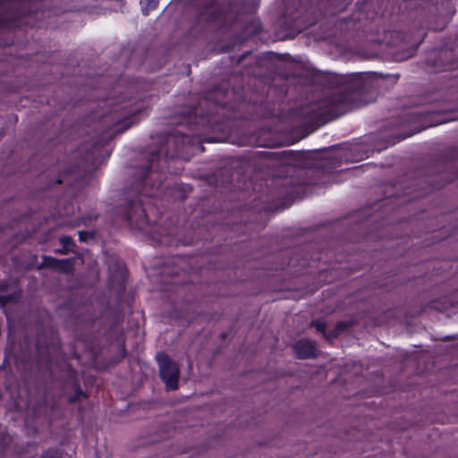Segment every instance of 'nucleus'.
<instances>
[{"label":"nucleus","mask_w":458,"mask_h":458,"mask_svg":"<svg viewBox=\"0 0 458 458\" xmlns=\"http://www.w3.org/2000/svg\"><path fill=\"white\" fill-rule=\"evenodd\" d=\"M294 351L299 358L304 359L314 355V343L309 340H300L294 344Z\"/></svg>","instance_id":"f03ea898"},{"label":"nucleus","mask_w":458,"mask_h":458,"mask_svg":"<svg viewBox=\"0 0 458 458\" xmlns=\"http://www.w3.org/2000/svg\"><path fill=\"white\" fill-rule=\"evenodd\" d=\"M45 264L48 267H54L63 272H70L72 269V261L70 259H54L52 258H46Z\"/></svg>","instance_id":"7ed1b4c3"},{"label":"nucleus","mask_w":458,"mask_h":458,"mask_svg":"<svg viewBox=\"0 0 458 458\" xmlns=\"http://www.w3.org/2000/svg\"><path fill=\"white\" fill-rule=\"evenodd\" d=\"M314 327L320 332H324L326 326L323 322H316L314 323Z\"/></svg>","instance_id":"39448f33"},{"label":"nucleus","mask_w":458,"mask_h":458,"mask_svg":"<svg viewBox=\"0 0 458 458\" xmlns=\"http://www.w3.org/2000/svg\"><path fill=\"white\" fill-rule=\"evenodd\" d=\"M18 297H19L18 295H13V296H9V295H5V294L0 295V305L4 307L7 303L16 301L18 299Z\"/></svg>","instance_id":"20e7f679"},{"label":"nucleus","mask_w":458,"mask_h":458,"mask_svg":"<svg viewBox=\"0 0 458 458\" xmlns=\"http://www.w3.org/2000/svg\"><path fill=\"white\" fill-rule=\"evenodd\" d=\"M149 7L154 9L157 6V1L156 0H148Z\"/></svg>","instance_id":"0eeeda50"},{"label":"nucleus","mask_w":458,"mask_h":458,"mask_svg":"<svg viewBox=\"0 0 458 458\" xmlns=\"http://www.w3.org/2000/svg\"><path fill=\"white\" fill-rule=\"evenodd\" d=\"M61 242H63V244H64L66 248H68V247H69V245H70V243H71V238H70V237H63V238L61 239Z\"/></svg>","instance_id":"423d86ee"},{"label":"nucleus","mask_w":458,"mask_h":458,"mask_svg":"<svg viewBox=\"0 0 458 458\" xmlns=\"http://www.w3.org/2000/svg\"><path fill=\"white\" fill-rule=\"evenodd\" d=\"M159 365L160 376L165 386L169 390L177 388L179 379V369L166 355L159 353L157 356Z\"/></svg>","instance_id":"f257e3e1"}]
</instances>
